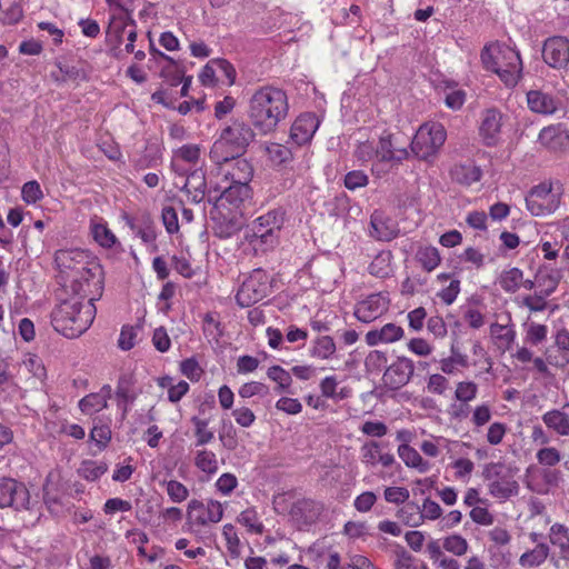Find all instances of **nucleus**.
<instances>
[{"mask_svg":"<svg viewBox=\"0 0 569 569\" xmlns=\"http://www.w3.org/2000/svg\"><path fill=\"white\" fill-rule=\"evenodd\" d=\"M183 189L192 202L200 203L209 192L204 172L201 169L193 170L187 176Z\"/></svg>","mask_w":569,"mask_h":569,"instance_id":"28","label":"nucleus"},{"mask_svg":"<svg viewBox=\"0 0 569 569\" xmlns=\"http://www.w3.org/2000/svg\"><path fill=\"white\" fill-rule=\"evenodd\" d=\"M218 166L226 180H230L231 183L249 184L253 177V167L242 156H237Z\"/></svg>","mask_w":569,"mask_h":569,"instance_id":"18","label":"nucleus"},{"mask_svg":"<svg viewBox=\"0 0 569 569\" xmlns=\"http://www.w3.org/2000/svg\"><path fill=\"white\" fill-rule=\"evenodd\" d=\"M136 234L147 244H153L157 238V232L153 222L147 218L140 224L132 226Z\"/></svg>","mask_w":569,"mask_h":569,"instance_id":"52","label":"nucleus"},{"mask_svg":"<svg viewBox=\"0 0 569 569\" xmlns=\"http://www.w3.org/2000/svg\"><path fill=\"white\" fill-rule=\"evenodd\" d=\"M319 127L318 118L312 113L300 114L291 126L290 138L299 146L308 143Z\"/></svg>","mask_w":569,"mask_h":569,"instance_id":"20","label":"nucleus"},{"mask_svg":"<svg viewBox=\"0 0 569 569\" xmlns=\"http://www.w3.org/2000/svg\"><path fill=\"white\" fill-rule=\"evenodd\" d=\"M398 456L408 468L417 469L419 472L425 473L430 469V463L425 460L420 453L408 443H401L398 447Z\"/></svg>","mask_w":569,"mask_h":569,"instance_id":"31","label":"nucleus"},{"mask_svg":"<svg viewBox=\"0 0 569 569\" xmlns=\"http://www.w3.org/2000/svg\"><path fill=\"white\" fill-rule=\"evenodd\" d=\"M468 541L460 535H450L442 542V548L457 557L463 556L468 551Z\"/></svg>","mask_w":569,"mask_h":569,"instance_id":"45","label":"nucleus"},{"mask_svg":"<svg viewBox=\"0 0 569 569\" xmlns=\"http://www.w3.org/2000/svg\"><path fill=\"white\" fill-rule=\"evenodd\" d=\"M451 179L462 186H471L478 182L482 177L480 167L476 166L472 161L458 162L450 169Z\"/></svg>","mask_w":569,"mask_h":569,"instance_id":"25","label":"nucleus"},{"mask_svg":"<svg viewBox=\"0 0 569 569\" xmlns=\"http://www.w3.org/2000/svg\"><path fill=\"white\" fill-rule=\"evenodd\" d=\"M502 126V114L497 109H487L481 114L480 136L487 146L497 142Z\"/></svg>","mask_w":569,"mask_h":569,"instance_id":"22","label":"nucleus"},{"mask_svg":"<svg viewBox=\"0 0 569 569\" xmlns=\"http://www.w3.org/2000/svg\"><path fill=\"white\" fill-rule=\"evenodd\" d=\"M110 392V386H103L99 392L87 395L79 401L80 410L88 416L100 412L107 408Z\"/></svg>","mask_w":569,"mask_h":569,"instance_id":"29","label":"nucleus"},{"mask_svg":"<svg viewBox=\"0 0 569 569\" xmlns=\"http://www.w3.org/2000/svg\"><path fill=\"white\" fill-rule=\"evenodd\" d=\"M447 138L445 127L439 122H427L419 127L412 141L411 151L421 160L433 159Z\"/></svg>","mask_w":569,"mask_h":569,"instance_id":"8","label":"nucleus"},{"mask_svg":"<svg viewBox=\"0 0 569 569\" xmlns=\"http://www.w3.org/2000/svg\"><path fill=\"white\" fill-rule=\"evenodd\" d=\"M360 430L369 437L381 438L387 435L388 427L382 421H366L360 427Z\"/></svg>","mask_w":569,"mask_h":569,"instance_id":"64","label":"nucleus"},{"mask_svg":"<svg viewBox=\"0 0 569 569\" xmlns=\"http://www.w3.org/2000/svg\"><path fill=\"white\" fill-rule=\"evenodd\" d=\"M222 535L226 539L229 555L234 559L239 558L241 553V547L240 539L238 537L234 526L231 523L224 525L222 529Z\"/></svg>","mask_w":569,"mask_h":569,"instance_id":"44","label":"nucleus"},{"mask_svg":"<svg viewBox=\"0 0 569 569\" xmlns=\"http://www.w3.org/2000/svg\"><path fill=\"white\" fill-rule=\"evenodd\" d=\"M268 393H269L268 386H266L264 383L259 382V381H251V382L243 383L238 390V395L243 399H248L253 396L266 397Z\"/></svg>","mask_w":569,"mask_h":569,"instance_id":"54","label":"nucleus"},{"mask_svg":"<svg viewBox=\"0 0 569 569\" xmlns=\"http://www.w3.org/2000/svg\"><path fill=\"white\" fill-rule=\"evenodd\" d=\"M399 233L397 222L383 211L376 210L370 217V236L380 241H390Z\"/></svg>","mask_w":569,"mask_h":569,"instance_id":"19","label":"nucleus"},{"mask_svg":"<svg viewBox=\"0 0 569 569\" xmlns=\"http://www.w3.org/2000/svg\"><path fill=\"white\" fill-rule=\"evenodd\" d=\"M323 505L310 498H302L295 501L289 515L292 521L299 527L315 523L323 512Z\"/></svg>","mask_w":569,"mask_h":569,"instance_id":"16","label":"nucleus"},{"mask_svg":"<svg viewBox=\"0 0 569 569\" xmlns=\"http://www.w3.org/2000/svg\"><path fill=\"white\" fill-rule=\"evenodd\" d=\"M558 100L542 90H530L527 92V104L530 111L538 114H552L558 109Z\"/></svg>","mask_w":569,"mask_h":569,"instance_id":"24","label":"nucleus"},{"mask_svg":"<svg viewBox=\"0 0 569 569\" xmlns=\"http://www.w3.org/2000/svg\"><path fill=\"white\" fill-rule=\"evenodd\" d=\"M30 492L27 487L12 478L0 479V508L29 509Z\"/></svg>","mask_w":569,"mask_h":569,"instance_id":"12","label":"nucleus"},{"mask_svg":"<svg viewBox=\"0 0 569 569\" xmlns=\"http://www.w3.org/2000/svg\"><path fill=\"white\" fill-rule=\"evenodd\" d=\"M542 58L551 68H566L569 63V40L565 37L548 38L543 43Z\"/></svg>","mask_w":569,"mask_h":569,"instance_id":"15","label":"nucleus"},{"mask_svg":"<svg viewBox=\"0 0 569 569\" xmlns=\"http://www.w3.org/2000/svg\"><path fill=\"white\" fill-rule=\"evenodd\" d=\"M250 198L249 184L230 183L223 189H209L208 201L214 202L218 208L226 207L227 204L232 208H239L240 204Z\"/></svg>","mask_w":569,"mask_h":569,"instance_id":"13","label":"nucleus"},{"mask_svg":"<svg viewBox=\"0 0 569 569\" xmlns=\"http://www.w3.org/2000/svg\"><path fill=\"white\" fill-rule=\"evenodd\" d=\"M336 352V343L330 336L318 337L310 350L313 358L327 360Z\"/></svg>","mask_w":569,"mask_h":569,"instance_id":"36","label":"nucleus"},{"mask_svg":"<svg viewBox=\"0 0 569 569\" xmlns=\"http://www.w3.org/2000/svg\"><path fill=\"white\" fill-rule=\"evenodd\" d=\"M289 110L286 92L273 86H264L254 91L249 102V117L252 124L262 133L273 131L286 119Z\"/></svg>","mask_w":569,"mask_h":569,"instance_id":"3","label":"nucleus"},{"mask_svg":"<svg viewBox=\"0 0 569 569\" xmlns=\"http://www.w3.org/2000/svg\"><path fill=\"white\" fill-rule=\"evenodd\" d=\"M405 335L403 329L396 323H387L380 329L370 330L366 333V342L368 346H377L379 343H392L400 340Z\"/></svg>","mask_w":569,"mask_h":569,"instance_id":"26","label":"nucleus"},{"mask_svg":"<svg viewBox=\"0 0 569 569\" xmlns=\"http://www.w3.org/2000/svg\"><path fill=\"white\" fill-rule=\"evenodd\" d=\"M546 427L561 437L569 436L568 416L563 407L561 409H551L541 417Z\"/></svg>","mask_w":569,"mask_h":569,"instance_id":"30","label":"nucleus"},{"mask_svg":"<svg viewBox=\"0 0 569 569\" xmlns=\"http://www.w3.org/2000/svg\"><path fill=\"white\" fill-rule=\"evenodd\" d=\"M549 540L559 549L560 558L569 560V528L562 523H553L549 529Z\"/></svg>","mask_w":569,"mask_h":569,"instance_id":"32","label":"nucleus"},{"mask_svg":"<svg viewBox=\"0 0 569 569\" xmlns=\"http://www.w3.org/2000/svg\"><path fill=\"white\" fill-rule=\"evenodd\" d=\"M522 271L518 268H511L501 273L499 278L500 287L507 292L517 291L522 283Z\"/></svg>","mask_w":569,"mask_h":569,"instance_id":"39","label":"nucleus"},{"mask_svg":"<svg viewBox=\"0 0 569 569\" xmlns=\"http://www.w3.org/2000/svg\"><path fill=\"white\" fill-rule=\"evenodd\" d=\"M369 182L368 176L361 170H353L346 174L345 187L349 190L366 187Z\"/></svg>","mask_w":569,"mask_h":569,"instance_id":"61","label":"nucleus"},{"mask_svg":"<svg viewBox=\"0 0 569 569\" xmlns=\"http://www.w3.org/2000/svg\"><path fill=\"white\" fill-rule=\"evenodd\" d=\"M223 505L213 499L203 502L191 499L187 507V526L198 541H204L203 528L220 522L223 518Z\"/></svg>","mask_w":569,"mask_h":569,"instance_id":"6","label":"nucleus"},{"mask_svg":"<svg viewBox=\"0 0 569 569\" xmlns=\"http://www.w3.org/2000/svg\"><path fill=\"white\" fill-rule=\"evenodd\" d=\"M268 159L277 166H280L291 159V151L288 147L280 143H270L266 147Z\"/></svg>","mask_w":569,"mask_h":569,"instance_id":"47","label":"nucleus"},{"mask_svg":"<svg viewBox=\"0 0 569 569\" xmlns=\"http://www.w3.org/2000/svg\"><path fill=\"white\" fill-rule=\"evenodd\" d=\"M549 552V546L545 542H540L532 550H529L520 556L519 565L523 568L538 567L546 561Z\"/></svg>","mask_w":569,"mask_h":569,"instance_id":"34","label":"nucleus"},{"mask_svg":"<svg viewBox=\"0 0 569 569\" xmlns=\"http://www.w3.org/2000/svg\"><path fill=\"white\" fill-rule=\"evenodd\" d=\"M408 157V149L399 146L393 133L385 130L376 147V163L372 166V171H377L379 166L398 167Z\"/></svg>","mask_w":569,"mask_h":569,"instance_id":"11","label":"nucleus"},{"mask_svg":"<svg viewBox=\"0 0 569 569\" xmlns=\"http://www.w3.org/2000/svg\"><path fill=\"white\" fill-rule=\"evenodd\" d=\"M536 458L540 465L553 467L560 462L561 456L555 447H545L537 451Z\"/></svg>","mask_w":569,"mask_h":569,"instance_id":"56","label":"nucleus"},{"mask_svg":"<svg viewBox=\"0 0 569 569\" xmlns=\"http://www.w3.org/2000/svg\"><path fill=\"white\" fill-rule=\"evenodd\" d=\"M389 309V300L382 293L369 295L355 306V317L365 323H370L380 318Z\"/></svg>","mask_w":569,"mask_h":569,"instance_id":"14","label":"nucleus"},{"mask_svg":"<svg viewBox=\"0 0 569 569\" xmlns=\"http://www.w3.org/2000/svg\"><path fill=\"white\" fill-rule=\"evenodd\" d=\"M107 470L108 465L103 461L84 460L78 469V473L88 481H96L104 475Z\"/></svg>","mask_w":569,"mask_h":569,"instance_id":"35","label":"nucleus"},{"mask_svg":"<svg viewBox=\"0 0 569 569\" xmlns=\"http://www.w3.org/2000/svg\"><path fill=\"white\" fill-rule=\"evenodd\" d=\"M282 219L276 211H269L257 218L251 227L254 238H259L262 243H272L273 232L280 229Z\"/></svg>","mask_w":569,"mask_h":569,"instance_id":"21","label":"nucleus"},{"mask_svg":"<svg viewBox=\"0 0 569 569\" xmlns=\"http://www.w3.org/2000/svg\"><path fill=\"white\" fill-rule=\"evenodd\" d=\"M20 371H27L37 379H42L46 376V369L42 361L37 356H28L20 363Z\"/></svg>","mask_w":569,"mask_h":569,"instance_id":"49","label":"nucleus"},{"mask_svg":"<svg viewBox=\"0 0 569 569\" xmlns=\"http://www.w3.org/2000/svg\"><path fill=\"white\" fill-rule=\"evenodd\" d=\"M162 222L166 227V230L169 233H176L179 231V222H178V213L173 207H164L162 209Z\"/></svg>","mask_w":569,"mask_h":569,"instance_id":"63","label":"nucleus"},{"mask_svg":"<svg viewBox=\"0 0 569 569\" xmlns=\"http://www.w3.org/2000/svg\"><path fill=\"white\" fill-rule=\"evenodd\" d=\"M166 489L169 498L173 502L180 503L187 500V498L189 497L188 488L177 480H170L166 482Z\"/></svg>","mask_w":569,"mask_h":569,"instance_id":"55","label":"nucleus"},{"mask_svg":"<svg viewBox=\"0 0 569 569\" xmlns=\"http://www.w3.org/2000/svg\"><path fill=\"white\" fill-rule=\"evenodd\" d=\"M482 477L488 482V492L497 499L506 500L519 493L515 471L501 462L485 465Z\"/></svg>","mask_w":569,"mask_h":569,"instance_id":"7","label":"nucleus"},{"mask_svg":"<svg viewBox=\"0 0 569 569\" xmlns=\"http://www.w3.org/2000/svg\"><path fill=\"white\" fill-rule=\"evenodd\" d=\"M548 328L541 323L531 322L527 327L526 341L537 346L547 339Z\"/></svg>","mask_w":569,"mask_h":569,"instance_id":"53","label":"nucleus"},{"mask_svg":"<svg viewBox=\"0 0 569 569\" xmlns=\"http://www.w3.org/2000/svg\"><path fill=\"white\" fill-rule=\"evenodd\" d=\"M415 372L413 361L406 357H399L383 373L382 380L387 387L398 390L406 386Z\"/></svg>","mask_w":569,"mask_h":569,"instance_id":"17","label":"nucleus"},{"mask_svg":"<svg viewBox=\"0 0 569 569\" xmlns=\"http://www.w3.org/2000/svg\"><path fill=\"white\" fill-rule=\"evenodd\" d=\"M561 190L551 182H542L531 188L526 197V206L533 217L552 214L560 206Z\"/></svg>","mask_w":569,"mask_h":569,"instance_id":"9","label":"nucleus"},{"mask_svg":"<svg viewBox=\"0 0 569 569\" xmlns=\"http://www.w3.org/2000/svg\"><path fill=\"white\" fill-rule=\"evenodd\" d=\"M361 462L367 467H375L381 463L383 467H390L395 463V456L389 452L381 451V445L371 440L365 442L360 448Z\"/></svg>","mask_w":569,"mask_h":569,"instance_id":"23","label":"nucleus"},{"mask_svg":"<svg viewBox=\"0 0 569 569\" xmlns=\"http://www.w3.org/2000/svg\"><path fill=\"white\" fill-rule=\"evenodd\" d=\"M60 279L72 293L101 297L103 290V271L101 266L90 260L89 256L79 249L58 250L54 257Z\"/></svg>","mask_w":569,"mask_h":569,"instance_id":"1","label":"nucleus"},{"mask_svg":"<svg viewBox=\"0 0 569 569\" xmlns=\"http://www.w3.org/2000/svg\"><path fill=\"white\" fill-rule=\"evenodd\" d=\"M254 132L251 127L239 120L232 121L220 133L210 149V159L216 164L227 162L237 156H242L253 141Z\"/></svg>","mask_w":569,"mask_h":569,"instance_id":"5","label":"nucleus"},{"mask_svg":"<svg viewBox=\"0 0 569 569\" xmlns=\"http://www.w3.org/2000/svg\"><path fill=\"white\" fill-rule=\"evenodd\" d=\"M238 486V479L233 473H222L216 481L217 490L223 495L229 496Z\"/></svg>","mask_w":569,"mask_h":569,"instance_id":"62","label":"nucleus"},{"mask_svg":"<svg viewBox=\"0 0 569 569\" xmlns=\"http://www.w3.org/2000/svg\"><path fill=\"white\" fill-rule=\"evenodd\" d=\"M395 555V569H428L425 565L418 567L416 565V558L402 547L398 548Z\"/></svg>","mask_w":569,"mask_h":569,"instance_id":"51","label":"nucleus"},{"mask_svg":"<svg viewBox=\"0 0 569 569\" xmlns=\"http://www.w3.org/2000/svg\"><path fill=\"white\" fill-rule=\"evenodd\" d=\"M194 465L201 471L213 475L218 471V460L214 452L209 450H199L194 457Z\"/></svg>","mask_w":569,"mask_h":569,"instance_id":"38","label":"nucleus"},{"mask_svg":"<svg viewBox=\"0 0 569 569\" xmlns=\"http://www.w3.org/2000/svg\"><path fill=\"white\" fill-rule=\"evenodd\" d=\"M200 156V149L197 144H184L174 151V160H182L188 163H196Z\"/></svg>","mask_w":569,"mask_h":569,"instance_id":"59","label":"nucleus"},{"mask_svg":"<svg viewBox=\"0 0 569 569\" xmlns=\"http://www.w3.org/2000/svg\"><path fill=\"white\" fill-rule=\"evenodd\" d=\"M481 62L486 70L498 74L508 87H515L521 78L522 62L513 48L500 42H491L481 50Z\"/></svg>","mask_w":569,"mask_h":569,"instance_id":"4","label":"nucleus"},{"mask_svg":"<svg viewBox=\"0 0 569 569\" xmlns=\"http://www.w3.org/2000/svg\"><path fill=\"white\" fill-rule=\"evenodd\" d=\"M555 345L562 353V361L557 363V366L563 368L569 365V331L567 329L557 331L555 336Z\"/></svg>","mask_w":569,"mask_h":569,"instance_id":"48","label":"nucleus"},{"mask_svg":"<svg viewBox=\"0 0 569 569\" xmlns=\"http://www.w3.org/2000/svg\"><path fill=\"white\" fill-rule=\"evenodd\" d=\"M478 386L472 381H462L457 385L456 399L462 402H468L477 397Z\"/></svg>","mask_w":569,"mask_h":569,"instance_id":"57","label":"nucleus"},{"mask_svg":"<svg viewBox=\"0 0 569 569\" xmlns=\"http://www.w3.org/2000/svg\"><path fill=\"white\" fill-rule=\"evenodd\" d=\"M180 370L191 381H199L203 370L194 358H188L180 363Z\"/></svg>","mask_w":569,"mask_h":569,"instance_id":"58","label":"nucleus"},{"mask_svg":"<svg viewBox=\"0 0 569 569\" xmlns=\"http://www.w3.org/2000/svg\"><path fill=\"white\" fill-rule=\"evenodd\" d=\"M398 517L410 527H418L421 522L420 506L416 502H408L398 511Z\"/></svg>","mask_w":569,"mask_h":569,"instance_id":"42","label":"nucleus"},{"mask_svg":"<svg viewBox=\"0 0 569 569\" xmlns=\"http://www.w3.org/2000/svg\"><path fill=\"white\" fill-rule=\"evenodd\" d=\"M90 231L94 241L103 248H111L117 242L114 233L108 228L102 218L94 217L91 219Z\"/></svg>","mask_w":569,"mask_h":569,"instance_id":"33","label":"nucleus"},{"mask_svg":"<svg viewBox=\"0 0 569 569\" xmlns=\"http://www.w3.org/2000/svg\"><path fill=\"white\" fill-rule=\"evenodd\" d=\"M237 521L247 527L248 531L256 535H262L264 526L259 521L257 511L253 508H249L240 512L237 517Z\"/></svg>","mask_w":569,"mask_h":569,"instance_id":"40","label":"nucleus"},{"mask_svg":"<svg viewBox=\"0 0 569 569\" xmlns=\"http://www.w3.org/2000/svg\"><path fill=\"white\" fill-rule=\"evenodd\" d=\"M100 297L94 293L82 296L72 293L62 299L51 312V323L54 330L67 338H77L92 325L97 309L94 301Z\"/></svg>","mask_w":569,"mask_h":569,"instance_id":"2","label":"nucleus"},{"mask_svg":"<svg viewBox=\"0 0 569 569\" xmlns=\"http://www.w3.org/2000/svg\"><path fill=\"white\" fill-rule=\"evenodd\" d=\"M22 200L28 204H33L43 198V192L38 181L26 182L21 189Z\"/></svg>","mask_w":569,"mask_h":569,"instance_id":"50","label":"nucleus"},{"mask_svg":"<svg viewBox=\"0 0 569 569\" xmlns=\"http://www.w3.org/2000/svg\"><path fill=\"white\" fill-rule=\"evenodd\" d=\"M267 376L278 383L276 389L278 392L287 391L292 383L290 373L280 366H271L267 371Z\"/></svg>","mask_w":569,"mask_h":569,"instance_id":"43","label":"nucleus"},{"mask_svg":"<svg viewBox=\"0 0 569 569\" xmlns=\"http://www.w3.org/2000/svg\"><path fill=\"white\" fill-rule=\"evenodd\" d=\"M271 280L262 269H254L239 288L236 300L241 308L250 307L271 293Z\"/></svg>","mask_w":569,"mask_h":569,"instance_id":"10","label":"nucleus"},{"mask_svg":"<svg viewBox=\"0 0 569 569\" xmlns=\"http://www.w3.org/2000/svg\"><path fill=\"white\" fill-rule=\"evenodd\" d=\"M490 335L495 338L499 347L509 348L515 340V330L506 325L492 323L490 326Z\"/></svg>","mask_w":569,"mask_h":569,"instance_id":"41","label":"nucleus"},{"mask_svg":"<svg viewBox=\"0 0 569 569\" xmlns=\"http://www.w3.org/2000/svg\"><path fill=\"white\" fill-rule=\"evenodd\" d=\"M129 24H136L130 13L119 12L112 14L107 34L110 42L114 43L113 50H117V48L124 42L126 33L122 31V28L124 27L127 29Z\"/></svg>","mask_w":569,"mask_h":569,"instance_id":"27","label":"nucleus"},{"mask_svg":"<svg viewBox=\"0 0 569 569\" xmlns=\"http://www.w3.org/2000/svg\"><path fill=\"white\" fill-rule=\"evenodd\" d=\"M417 258L422 268L427 271H432L440 263V256L435 247H426L420 249L417 253Z\"/></svg>","mask_w":569,"mask_h":569,"instance_id":"46","label":"nucleus"},{"mask_svg":"<svg viewBox=\"0 0 569 569\" xmlns=\"http://www.w3.org/2000/svg\"><path fill=\"white\" fill-rule=\"evenodd\" d=\"M90 440L96 442L99 449H104L111 440V430L108 426H94L90 432Z\"/></svg>","mask_w":569,"mask_h":569,"instance_id":"60","label":"nucleus"},{"mask_svg":"<svg viewBox=\"0 0 569 569\" xmlns=\"http://www.w3.org/2000/svg\"><path fill=\"white\" fill-rule=\"evenodd\" d=\"M190 421L194 428L197 447L204 446L213 440L214 432L209 429V421L207 419H201L198 416H193Z\"/></svg>","mask_w":569,"mask_h":569,"instance_id":"37","label":"nucleus"}]
</instances>
